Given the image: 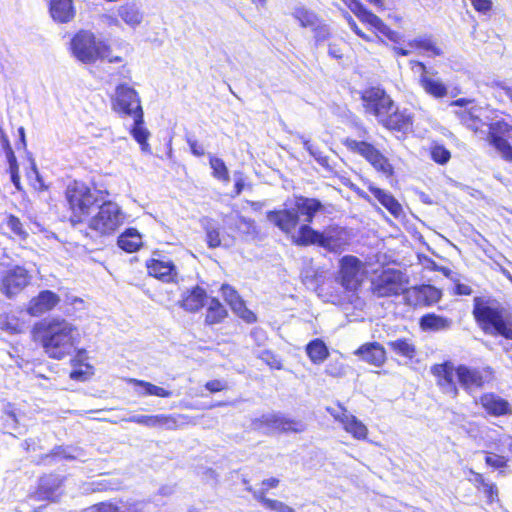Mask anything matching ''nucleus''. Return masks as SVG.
Masks as SVG:
<instances>
[{"instance_id":"nucleus-49","label":"nucleus","mask_w":512,"mask_h":512,"mask_svg":"<svg viewBox=\"0 0 512 512\" xmlns=\"http://www.w3.org/2000/svg\"><path fill=\"white\" fill-rule=\"evenodd\" d=\"M210 167L213 170V176L221 181L229 180L228 169L224 161L217 157L210 158Z\"/></svg>"},{"instance_id":"nucleus-55","label":"nucleus","mask_w":512,"mask_h":512,"mask_svg":"<svg viewBox=\"0 0 512 512\" xmlns=\"http://www.w3.org/2000/svg\"><path fill=\"white\" fill-rule=\"evenodd\" d=\"M237 227L239 230L247 234L255 232L254 221L240 215H237Z\"/></svg>"},{"instance_id":"nucleus-60","label":"nucleus","mask_w":512,"mask_h":512,"mask_svg":"<svg viewBox=\"0 0 512 512\" xmlns=\"http://www.w3.org/2000/svg\"><path fill=\"white\" fill-rule=\"evenodd\" d=\"M409 64L413 71L420 74V78L424 75H428L427 68L424 63L417 60H411Z\"/></svg>"},{"instance_id":"nucleus-44","label":"nucleus","mask_w":512,"mask_h":512,"mask_svg":"<svg viewBox=\"0 0 512 512\" xmlns=\"http://www.w3.org/2000/svg\"><path fill=\"white\" fill-rule=\"evenodd\" d=\"M420 84L426 93L435 98H442L447 95V87L440 79L424 75L420 78Z\"/></svg>"},{"instance_id":"nucleus-36","label":"nucleus","mask_w":512,"mask_h":512,"mask_svg":"<svg viewBox=\"0 0 512 512\" xmlns=\"http://www.w3.org/2000/svg\"><path fill=\"white\" fill-rule=\"evenodd\" d=\"M390 350L398 356L406 359H413L416 356L417 350L414 342L408 338H397L387 342Z\"/></svg>"},{"instance_id":"nucleus-23","label":"nucleus","mask_w":512,"mask_h":512,"mask_svg":"<svg viewBox=\"0 0 512 512\" xmlns=\"http://www.w3.org/2000/svg\"><path fill=\"white\" fill-rule=\"evenodd\" d=\"M267 219L286 234L293 233L299 224V215L294 208L269 211Z\"/></svg>"},{"instance_id":"nucleus-30","label":"nucleus","mask_w":512,"mask_h":512,"mask_svg":"<svg viewBox=\"0 0 512 512\" xmlns=\"http://www.w3.org/2000/svg\"><path fill=\"white\" fill-rule=\"evenodd\" d=\"M49 12L52 19L58 23H68L75 16L72 0H50Z\"/></svg>"},{"instance_id":"nucleus-4","label":"nucleus","mask_w":512,"mask_h":512,"mask_svg":"<svg viewBox=\"0 0 512 512\" xmlns=\"http://www.w3.org/2000/svg\"><path fill=\"white\" fill-rule=\"evenodd\" d=\"M127 215L114 201H102L88 219V227L100 236H111L126 222Z\"/></svg>"},{"instance_id":"nucleus-12","label":"nucleus","mask_w":512,"mask_h":512,"mask_svg":"<svg viewBox=\"0 0 512 512\" xmlns=\"http://www.w3.org/2000/svg\"><path fill=\"white\" fill-rule=\"evenodd\" d=\"M405 290V281L400 271L384 270L372 281V291L377 297H390L401 294Z\"/></svg>"},{"instance_id":"nucleus-35","label":"nucleus","mask_w":512,"mask_h":512,"mask_svg":"<svg viewBox=\"0 0 512 512\" xmlns=\"http://www.w3.org/2000/svg\"><path fill=\"white\" fill-rule=\"evenodd\" d=\"M452 320L434 313H429L421 317L420 327L424 331H445L450 329Z\"/></svg>"},{"instance_id":"nucleus-57","label":"nucleus","mask_w":512,"mask_h":512,"mask_svg":"<svg viewBox=\"0 0 512 512\" xmlns=\"http://www.w3.org/2000/svg\"><path fill=\"white\" fill-rule=\"evenodd\" d=\"M134 139L142 146V150H147V138L149 136V130H130Z\"/></svg>"},{"instance_id":"nucleus-13","label":"nucleus","mask_w":512,"mask_h":512,"mask_svg":"<svg viewBox=\"0 0 512 512\" xmlns=\"http://www.w3.org/2000/svg\"><path fill=\"white\" fill-rule=\"evenodd\" d=\"M361 99L366 112L381 118H384L393 110L394 103L384 90L378 87H372L363 91Z\"/></svg>"},{"instance_id":"nucleus-43","label":"nucleus","mask_w":512,"mask_h":512,"mask_svg":"<svg viewBox=\"0 0 512 512\" xmlns=\"http://www.w3.org/2000/svg\"><path fill=\"white\" fill-rule=\"evenodd\" d=\"M306 352L314 364L323 363L329 356V351L326 344L321 339H314L306 346Z\"/></svg>"},{"instance_id":"nucleus-58","label":"nucleus","mask_w":512,"mask_h":512,"mask_svg":"<svg viewBox=\"0 0 512 512\" xmlns=\"http://www.w3.org/2000/svg\"><path fill=\"white\" fill-rule=\"evenodd\" d=\"M471 4L476 11L483 14L489 12L492 8L491 0H471Z\"/></svg>"},{"instance_id":"nucleus-21","label":"nucleus","mask_w":512,"mask_h":512,"mask_svg":"<svg viewBox=\"0 0 512 512\" xmlns=\"http://www.w3.org/2000/svg\"><path fill=\"white\" fill-rule=\"evenodd\" d=\"M29 325L26 311H12L0 315V329L9 334H22L28 330Z\"/></svg>"},{"instance_id":"nucleus-27","label":"nucleus","mask_w":512,"mask_h":512,"mask_svg":"<svg viewBox=\"0 0 512 512\" xmlns=\"http://www.w3.org/2000/svg\"><path fill=\"white\" fill-rule=\"evenodd\" d=\"M149 275L163 281L174 282L177 277V270L171 260L151 259L147 264Z\"/></svg>"},{"instance_id":"nucleus-46","label":"nucleus","mask_w":512,"mask_h":512,"mask_svg":"<svg viewBox=\"0 0 512 512\" xmlns=\"http://www.w3.org/2000/svg\"><path fill=\"white\" fill-rule=\"evenodd\" d=\"M292 15L299 22V24L305 28L312 29L316 27V25H318V22L320 21V19L314 12L302 6L296 7L293 10Z\"/></svg>"},{"instance_id":"nucleus-22","label":"nucleus","mask_w":512,"mask_h":512,"mask_svg":"<svg viewBox=\"0 0 512 512\" xmlns=\"http://www.w3.org/2000/svg\"><path fill=\"white\" fill-rule=\"evenodd\" d=\"M116 14L122 23L133 30L137 29L144 21V12L136 1H129L118 6Z\"/></svg>"},{"instance_id":"nucleus-6","label":"nucleus","mask_w":512,"mask_h":512,"mask_svg":"<svg viewBox=\"0 0 512 512\" xmlns=\"http://www.w3.org/2000/svg\"><path fill=\"white\" fill-rule=\"evenodd\" d=\"M0 142L9 164L11 181L20 190V177L15 151H25L26 149L24 130H0Z\"/></svg>"},{"instance_id":"nucleus-62","label":"nucleus","mask_w":512,"mask_h":512,"mask_svg":"<svg viewBox=\"0 0 512 512\" xmlns=\"http://www.w3.org/2000/svg\"><path fill=\"white\" fill-rule=\"evenodd\" d=\"M189 142V145H190V148H191V151L194 155L196 156H201V155H204L205 153V149L202 145L198 144L197 142L195 141H192V140H188Z\"/></svg>"},{"instance_id":"nucleus-29","label":"nucleus","mask_w":512,"mask_h":512,"mask_svg":"<svg viewBox=\"0 0 512 512\" xmlns=\"http://www.w3.org/2000/svg\"><path fill=\"white\" fill-rule=\"evenodd\" d=\"M355 354L370 365L380 367L386 360L384 347L378 342L366 343L359 347Z\"/></svg>"},{"instance_id":"nucleus-40","label":"nucleus","mask_w":512,"mask_h":512,"mask_svg":"<svg viewBox=\"0 0 512 512\" xmlns=\"http://www.w3.org/2000/svg\"><path fill=\"white\" fill-rule=\"evenodd\" d=\"M450 106H459L463 110L459 113L460 117L466 122L468 119H479L482 109L476 105L474 99L460 98L450 103Z\"/></svg>"},{"instance_id":"nucleus-25","label":"nucleus","mask_w":512,"mask_h":512,"mask_svg":"<svg viewBox=\"0 0 512 512\" xmlns=\"http://www.w3.org/2000/svg\"><path fill=\"white\" fill-rule=\"evenodd\" d=\"M123 421L140 424L149 428L164 427L172 430L177 427L176 419L171 415H132L128 418H123Z\"/></svg>"},{"instance_id":"nucleus-32","label":"nucleus","mask_w":512,"mask_h":512,"mask_svg":"<svg viewBox=\"0 0 512 512\" xmlns=\"http://www.w3.org/2000/svg\"><path fill=\"white\" fill-rule=\"evenodd\" d=\"M150 504L143 501L120 502L119 504L102 503L100 512H150Z\"/></svg>"},{"instance_id":"nucleus-47","label":"nucleus","mask_w":512,"mask_h":512,"mask_svg":"<svg viewBox=\"0 0 512 512\" xmlns=\"http://www.w3.org/2000/svg\"><path fill=\"white\" fill-rule=\"evenodd\" d=\"M2 423L0 428L7 433L12 434L18 428V420L13 406L9 403L4 404L2 408Z\"/></svg>"},{"instance_id":"nucleus-20","label":"nucleus","mask_w":512,"mask_h":512,"mask_svg":"<svg viewBox=\"0 0 512 512\" xmlns=\"http://www.w3.org/2000/svg\"><path fill=\"white\" fill-rule=\"evenodd\" d=\"M59 302L60 297L56 293L43 290L29 301L26 312L29 316L38 317L54 309Z\"/></svg>"},{"instance_id":"nucleus-42","label":"nucleus","mask_w":512,"mask_h":512,"mask_svg":"<svg viewBox=\"0 0 512 512\" xmlns=\"http://www.w3.org/2000/svg\"><path fill=\"white\" fill-rule=\"evenodd\" d=\"M498 130H493L488 134V141L500 156L507 162H512V146L504 137L497 133Z\"/></svg>"},{"instance_id":"nucleus-5","label":"nucleus","mask_w":512,"mask_h":512,"mask_svg":"<svg viewBox=\"0 0 512 512\" xmlns=\"http://www.w3.org/2000/svg\"><path fill=\"white\" fill-rule=\"evenodd\" d=\"M70 50L80 62L91 64L109 56V46L90 31L81 30L71 39Z\"/></svg>"},{"instance_id":"nucleus-18","label":"nucleus","mask_w":512,"mask_h":512,"mask_svg":"<svg viewBox=\"0 0 512 512\" xmlns=\"http://www.w3.org/2000/svg\"><path fill=\"white\" fill-rule=\"evenodd\" d=\"M308 224H303L296 234H292L293 242L300 246L317 244L328 250H334L335 243L332 237L312 229Z\"/></svg>"},{"instance_id":"nucleus-31","label":"nucleus","mask_w":512,"mask_h":512,"mask_svg":"<svg viewBox=\"0 0 512 512\" xmlns=\"http://www.w3.org/2000/svg\"><path fill=\"white\" fill-rule=\"evenodd\" d=\"M127 382L133 386H135V393L140 397L145 396H157L168 398L172 395V392L166 390L160 386L154 385L150 382H146L144 380H138L135 378H129Z\"/></svg>"},{"instance_id":"nucleus-45","label":"nucleus","mask_w":512,"mask_h":512,"mask_svg":"<svg viewBox=\"0 0 512 512\" xmlns=\"http://www.w3.org/2000/svg\"><path fill=\"white\" fill-rule=\"evenodd\" d=\"M415 293L418 301L427 306L437 303L442 297V292L431 285H422L416 288Z\"/></svg>"},{"instance_id":"nucleus-1","label":"nucleus","mask_w":512,"mask_h":512,"mask_svg":"<svg viewBox=\"0 0 512 512\" xmlns=\"http://www.w3.org/2000/svg\"><path fill=\"white\" fill-rule=\"evenodd\" d=\"M33 332L40 340L45 353L56 360L70 355L79 339L77 327L60 317L38 323Z\"/></svg>"},{"instance_id":"nucleus-53","label":"nucleus","mask_w":512,"mask_h":512,"mask_svg":"<svg viewBox=\"0 0 512 512\" xmlns=\"http://www.w3.org/2000/svg\"><path fill=\"white\" fill-rule=\"evenodd\" d=\"M207 243L210 248H216L221 245L220 233L218 228L208 227L206 229Z\"/></svg>"},{"instance_id":"nucleus-26","label":"nucleus","mask_w":512,"mask_h":512,"mask_svg":"<svg viewBox=\"0 0 512 512\" xmlns=\"http://www.w3.org/2000/svg\"><path fill=\"white\" fill-rule=\"evenodd\" d=\"M478 403L491 416L499 417L511 413L510 403L495 393H485L480 396Z\"/></svg>"},{"instance_id":"nucleus-7","label":"nucleus","mask_w":512,"mask_h":512,"mask_svg":"<svg viewBox=\"0 0 512 512\" xmlns=\"http://www.w3.org/2000/svg\"><path fill=\"white\" fill-rule=\"evenodd\" d=\"M113 108L119 114L132 118V128H140V125L143 124V111L140 99L133 88L127 85H119L115 91Z\"/></svg>"},{"instance_id":"nucleus-14","label":"nucleus","mask_w":512,"mask_h":512,"mask_svg":"<svg viewBox=\"0 0 512 512\" xmlns=\"http://www.w3.org/2000/svg\"><path fill=\"white\" fill-rule=\"evenodd\" d=\"M344 143L349 150L363 156L376 170L382 172L386 176L392 175L393 168L391 164L372 145L364 141H357L354 139H346Z\"/></svg>"},{"instance_id":"nucleus-39","label":"nucleus","mask_w":512,"mask_h":512,"mask_svg":"<svg viewBox=\"0 0 512 512\" xmlns=\"http://www.w3.org/2000/svg\"><path fill=\"white\" fill-rule=\"evenodd\" d=\"M2 228L10 231L9 236L17 241H25L29 233L20 219L14 215H7L2 223Z\"/></svg>"},{"instance_id":"nucleus-9","label":"nucleus","mask_w":512,"mask_h":512,"mask_svg":"<svg viewBox=\"0 0 512 512\" xmlns=\"http://www.w3.org/2000/svg\"><path fill=\"white\" fill-rule=\"evenodd\" d=\"M253 427L263 433L293 432L301 433L306 430V424L301 420L286 418L278 413H268L253 421Z\"/></svg>"},{"instance_id":"nucleus-61","label":"nucleus","mask_w":512,"mask_h":512,"mask_svg":"<svg viewBox=\"0 0 512 512\" xmlns=\"http://www.w3.org/2000/svg\"><path fill=\"white\" fill-rule=\"evenodd\" d=\"M355 34L367 42H383L376 32L367 34L364 33L361 29H359V32H356Z\"/></svg>"},{"instance_id":"nucleus-63","label":"nucleus","mask_w":512,"mask_h":512,"mask_svg":"<svg viewBox=\"0 0 512 512\" xmlns=\"http://www.w3.org/2000/svg\"><path fill=\"white\" fill-rule=\"evenodd\" d=\"M482 490L490 500H493L494 495H497V488L494 484L486 483L482 487Z\"/></svg>"},{"instance_id":"nucleus-37","label":"nucleus","mask_w":512,"mask_h":512,"mask_svg":"<svg viewBox=\"0 0 512 512\" xmlns=\"http://www.w3.org/2000/svg\"><path fill=\"white\" fill-rule=\"evenodd\" d=\"M369 190L394 217L402 214V206L390 193L377 187H370Z\"/></svg>"},{"instance_id":"nucleus-52","label":"nucleus","mask_w":512,"mask_h":512,"mask_svg":"<svg viewBox=\"0 0 512 512\" xmlns=\"http://www.w3.org/2000/svg\"><path fill=\"white\" fill-rule=\"evenodd\" d=\"M312 30L315 34L314 37L317 43L324 42L330 36V30L328 26L321 20L318 22V25H316V27L312 28Z\"/></svg>"},{"instance_id":"nucleus-41","label":"nucleus","mask_w":512,"mask_h":512,"mask_svg":"<svg viewBox=\"0 0 512 512\" xmlns=\"http://www.w3.org/2000/svg\"><path fill=\"white\" fill-rule=\"evenodd\" d=\"M384 120L385 128H404L412 125V115L407 109L392 110Z\"/></svg>"},{"instance_id":"nucleus-64","label":"nucleus","mask_w":512,"mask_h":512,"mask_svg":"<svg viewBox=\"0 0 512 512\" xmlns=\"http://www.w3.org/2000/svg\"><path fill=\"white\" fill-rule=\"evenodd\" d=\"M472 293V289L469 285L458 283L455 286V294L457 295H470Z\"/></svg>"},{"instance_id":"nucleus-8","label":"nucleus","mask_w":512,"mask_h":512,"mask_svg":"<svg viewBox=\"0 0 512 512\" xmlns=\"http://www.w3.org/2000/svg\"><path fill=\"white\" fill-rule=\"evenodd\" d=\"M336 281L346 291L355 292L366 276L365 264L356 256L345 255L339 260Z\"/></svg>"},{"instance_id":"nucleus-15","label":"nucleus","mask_w":512,"mask_h":512,"mask_svg":"<svg viewBox=\"0 0 512 512\" xmlns=\"http://www.w3.org/2000/svg\"><path fill=\"white\" fill-rule=\"evenodd\" d=\"M342 1L361 22L371 26L377 32L387 37L390 41H399L400 36L397 33L392 32L391 29L377 15L367 10L359 0Z\"/></svg>"},{"instance_id":"nucleus-54","label":"nucleus","mask_w":512,"mask_h":512,"mask_svg":"<svg viewBox=\"0 0 512 512\" xmlns=\"http://www.w3.org/2000/svg\"><path fill=\"white\" fill-rule=\"evenodd\" d=\"M485 462L488 466L493 468H504L507 465V459L504 456L497 454H488L485 458Z\"/></svg>"},{"instance_id":"nucleus-28","label":"nucleus","mask_w":512,"mask_h":512,"mask_svg":"<svg viewBox=\"0 0 512 512\" xmlns=\"http://www.w3.org/2000/svg\"><path fill=\"white\" fill-rule=\"evenodd\" d=\"M206 299V291L199 286H195L183 292L179 305L185 311L195 313L205 305Z\"/></svg>"},{"instance_id":"nucleus-17","label":"nucleus","mask_w":512,"mask_h":512,"mask_svg":"<svg viewBox=\"0 0 512 512\" xmlns=\"http://www.w3.org/2000/svg\"><path fill=\"white\" fill-rule=\"evenodd\" d=\"M328 413L339 423L343 429L357 440L367 438L368 429L356 416L350 414L345 407L338 405L337 408L327 407Z\"/></svg>"},{"instance_id":"nucleus-16","label":"nucleus","mask_w":512,"mask_h":512,"mask_svg":"<svg viewBox=\"0 0 512 512\" xmlns=\"http://www.w3.org/2000/svg\"><path fill=\"white\" fill-rule=\"evenodd\" d=\"M459 384L466 391L479 389L492 380L493 372L489 367L474 368L466 365L456 367Z\"/></svg>"},{"instance_id":"nucleus-3","label":"nucleus","mask_w":512,"mask_h":512,"mask_svg":"<svg viewBox=\"0 0 512 512\" xmlns=\"http://www.w3.org/2000/svg\"><path fill=\"white\" fill-rule=\"evenodd\" d=\"M101 192L92 190L83 182L74 181L66 189V199L72 212L71 222L75 225L88 221L94 206L100 202Z\"/></svg>"},{"instance_id":"nucleus-2","label":"nucleus","mask_w":512,"mask_h":512,"mask_svg":"<svg viewBox=\"0 0 512 512\" xmlns=\"http://www.w3.org/2000/svg\"><path fill=\"white\" fill-rule=\"evenodd\" d=\"M506 309L491 297H475L473 316L485 333L512 339V328L505 322Z\"/></svg>"},{"instance_id":"nucleus-56","label":"nucleus","mask_w":512,"mask_h":512,"mask_svg":"<svg viewBox=\"0 0 512 512\" xmlns=\"http://www.w3.org/2000/svg\"><path fill=\"white\" fill-rule=\"evenodd\" d=\"M266 508H269L276 512H295L292 507L278 500H267Z\"/></svg>"},{"instance_id":"nucleus-33","label":"nucleus","mask_w":512,"mask_h":512,"mask_svg":"<svg viewBox=\"0 0 512 512\" xmlns=\"http://www.w3.org/2000/svg\"><path fill=\"white\" fill-rule=\"evenodd\" d=\"M322 208L319 200L313 198L300 197L296 200L295 211L298 212L299 218L302 216L305 223H311L314 215Z\"/></svg>"},{"instance_id":"nucleus-24","label":"nucleus","mask_w":512,"mask_h":512,"mask_svg":"<svg viewBox=\"0 0 512 512\" xmlns=\"http://www.w3.org/2000/svg\"><path fill=\"white\" fill-rule=\"evenodd\" d=\"M221 291L225 301L240 318L247 323H253L256 321L255 314L245 306L244 301L236 290L229 285H223Z\"/></svg>"},{"instance_id":"nucleus-10","label":"nucleus","mask_w":512,"mask_h":512,"mask_svg":"<svg viewBox=\"0 0 512 512\" xmlns=\"http://www.w3.org/2000/svg\"><path fill=\"white\" fill-rule=\"evenodd\" d=\"M391 31L393 32V30ZM394 33H396V31H394ZM397 34L400 36L399 41H392L394 43L392 50L396 55L409 56L413 53H418L428 57H437L443 54L442 49L437 45L431 35H418L409 40L406 46H400L402 35L399 32H397Z\"/></svg>"},{"instance_id":"nucleus-59","label":"nucleus","mask_w":512,"mask_h":512,"mask_svg":"<svg viewBox=\"0 0 512 512\" xmlns=\"http://www.w3.org/2000/svg\"><path fill=\"white\" fill-rule=\"evenodd\" d=\"M205 388L212 392H219L227 388V383L222 380H211L205 384Z\"/></svg>"},{"instance_id":"nucleus-51","label":"nucleus","mask_w":512,"mask_h":512,"mask_svg":"<svg viewBox=\"0 0 512 512\" xmlns=\"http://www.w3.org/2000/svg\"><path fill=\"white\" fill-rule=\"evenodd\" d=\"M81 451L72 447H57L53 450L51 457L73 460L78 459L81 456Z\"/></svg>"},{"instance_id":"nucleus-19","label":"nucleus","mask_w":512,"mask_h":512,"mask_svg":"<svg viewBox=\"0 0 512 512\" xmlns=\"http://www.w3.org/2000/svg\"><path fill=\"white\" fill-rule=\"evenodd\" d=\"M431 373L436 377L437 385L445 394L453 398L458 395V388L454 381L456 368L452 362L446 361L441 364L433 365L431 367Z\"/></svg>"},{"instance_id":"nucleus-48","label":"nucleus","mask_w":512,"mask_h":512,"mask_svg":"<svg viewBox=\"0 0 512 512\" xmlns=\"http://www.w3.org/2000/svg\"><path fill=\"white\" fill-rule=\"evenodd\" d=\"M226 314L227 312L224 306L217 299H211L207 308L205 321L208 324H216L221 322Z\"/></svg>"},{"instance_id":"nucleus-50","label":"nucleus","mask_w":512,"mask_h":512,"mask_svg":"<svg viewBox=\"0 0 512 512\" xmlns=\"http://www.w3.org/2000/svg\"><path fill=\"white\" fill-rule=\"evenodd\" d=\"M431 158L438 164L444 165L446 164L450 158L451 153L448 149L440 144H433L430 148Z\"/></svg>"},{"instance_id":"nucleus-38","label":"nucleus","mask_w":512,"mask_h":512,"mask_svg":"<svg viewBox=\"0 0 512 512\" xmlns=\"http://www.w3.org/2000/svg\"><path fill=\"white\" fill-rule=\"evenodd\" d=\"M118 246L128 252L137 251L142 245V239L139 232L134 228L126 229L117 240Z\"/></svg>"},{"instance_id":"nucleus-11","label":"nucleus","mask_w":512,"mask_h":512,"mask_svg":"<svg viewBox=\"0 0 512 512\" xmlns=\"http://www.w3.org/2000/svg\"><path fill=\"white\" fill-rule=\"evenodd\" d=\"M31 272L23 266H13L6 270L1 278L0 291L7 298L20 294L31 282Z\"/></svg>"},{"instance_id":"nucleus-34","label":"nucleus","mask_w":512,"mask_h":512,"mask_svg":"<svg viewBox=\"0 0 512 512\" xmlns=\"http://www.w3.org/2000/svg\"><path fill=\"white\" fill-rule=\"evenodd\" d=\"M62 479L57 475H47L40 479L38 494L39 497L54 501L57 497V491L61 487Z\"/></svg>"}]
</instances>
